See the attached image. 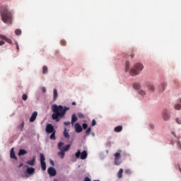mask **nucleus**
<instances>
[{"mask_svg":"<svg viewBox=\"0 0 181 181\" xmlns=\"http://www.w3.org/2000/svg\"><path fill=\"white\" fill-rule=\"evenodd\" d=\"M45 131L47 134H52L56 132V130H54V127L52 124H47L46 125Z\"/></svg>","mask_w":181,"mask_h":181,"instance_id":"1a4fd4ad","label":"nucleus"},{"mask_svg":"<svg viewBox=\"0 0 181 181\" xmlns=\"http://www.w3.org/2000/svg\"><path fill=\"white\" fill-rule=\"evenodd\" d=\"M138 94H139V95H141V97H144V95H145L146 93H145V90H138Z\"/></svg>","mask_w":181,"mask_h":181,"instance_id":"b1692460","label":"nucleus"},{"mask_svg":"<svg viewBox=\"0 0 181 181\" xmlns=\"http://www.w3.org/2000/svg\"><path fill=\"white\" fill-rule=\"evenodd\" d=\"M64 138H66V139H69L70 138V135L69 134V130H67V129H64Z\"/></svg>","mask_w":181,"mask_h":181,"instance_id":"412c9836","label":"nucleus"},{"mask_svg":"<svg viewBox=\"0 0 181 181\" xmlns=\"http://www.w3.org/2000/svg\"><path fill=\"white\" fill-rule=\"evenodd\" d=\"M26 171H25V177H29V175H33L35 173V168L33 167H29V165H25Z\"/></svg>","mask_w":181,"mask_h":181,"instance_id":"0eeeda50","label":"nucleus"},{"mask_svg":"<svg viewBox=\"0 0 181 181\" xmlns=\"http://www.w3.org/2000/svg\"><path fill=\"white\" fill-rule=\"evenodd\" d=\"M47 173L51 177L56 176V173H57L56 169H54V168L53 167H49L47 169Z\"/></svg>","mask_w":181,"mask_h":181,"instance_id":"9b49d317","label":"nucleus"},{"mask_svg":"<svg viewBox=\"0 0 181 181\" xmlns=\"http://www.w3.org/2000/svg\"><path fill=\"white\" fill-rule=\"evenodd\" d=\"M52 134L50 135V139H56V136H55V134H56V132H53L52 133H51Z\"/></svg>","mask_w":181,"mask_h":181,"instance_id":"c756f323","label":"nucleus"},{"mask_svg":"<svg viewBox=\"0 0 181 181\" xmlns=\"http://www.w3.org/2000/svg\"><path fill=\"white\" fill-rule=\"evenodd\" d=\"M0 39L1 40H5L7 43L12 45V40L8 38L6 36L0 34Z\"/></svg>","mask_w":181,"mask_h":181,"instance_id":"ddd939ff","label":"nucleus"},{"mask_svg":"<svg viewBox=\"0 0 181 181\" xmlns=\"http://www.w3.org/2000/svg\"><path fill=\"white\" fill-rule=\"evenodd\" d=\"M82 127L83 129H87V128L88 127V124H87L86 123H83L82 124Z\"/></svg>","mask_w":181,"mask_h":181,"instance_id":"f704fd0d","label":"nucleus"},{"mask_svg":"<svg viewBox=\"0 0 181 181\" xmlns=\"http://www.w3.org/2000/svg\"><path fill=\"white\" fill-rule=\"evenodd\" d=\"M83 181H91V180L88 177H86Z\"/></svg>","mask_w":181,"mask_h":181,"instance_id":"a18cd8bd","label":"nucleus"},{"mask_svg":"<svg viewBox=\"0 0 181 181\" xmlns=\"http://www.w3.org/2000/svg\"><path fill=\"white\" fill-rule=\"evenodd\" d=\"M42 73L43 74H46V73H47V66H43Z\"/></svg>","mask_w":181,"mask_h":181,"instance_id":"473e14b6","label":"nucleus"},{"mask_svg":"<svg viewBox=\"0 0 181 181\" xmlns=\"http://www.w3.org/2000/svg\"><path fill=\"white\" fill-rule=\"evenodd\" d=\"M122 172H124V170H122V168H120L117 174L119 179H121V177H122Z\"/></svg>","mask_w":181,"mask_h":181,"instance_id":"393cba45","label":"nucleus"},{"mask_svg":"<svg viewBox=\"0 0 181 181\" xmlns=\"http://www.w3.org/2000/svg\"><path fill=\"white\" fill-rule=\"evenodd\" d=\"M45 160H46V158H45V155L43 154H40V163H43L45 162Z\"/></svg>","mask_w":181,"mask_h":181,"instance_id":"c85d7f7f","label":"nucleus"},{"mask_svg":"<svg viewBox=\"0 0 181 181\" xmlns=\"http://www.w3.org/2000/svg\"><path fill=\"white\" fill-rule=\"evenodd\" d=\"M62 146H64V143L59 142L58 144V149H59L60 152L58 153V155L61 156L62 159H63V158H64V152H66V151H69V149H70V145H66L65 148H63Z\"/></svg>","mask_w":181,"mask_h":181,"instance_id":"20e7f679","label":"nucleus"},{"mask_svg":"<svg viewBox=\"0 0 181 181\" xmlns=\"http://www.w3.org/2000/svg\"><path fill=\"white\" fill-rule=\"evenodd\" d=\"M72 105H76V102H73Z\"/></svg>","mask_w":181,"mask_h":181,"instance_id":"5fc2aeb1","label":"nucleus"},{"mask_svg":"<svg viewBox=\"0 0 181 181\" xmlns=\"http://www.w3.org/2000/svg\"><path fill=\"white\" fill-rule=\"evenodd\" d=\"M122 131V127L121 126H117L115 128V132H121Z\"/></svg>","mask_w":181,"mask_h":181,"instance_id":"4be33fe9","label":"nucleus"},{"mask_svg":"<svg viewBox=\"0 0 181 181\" xmlns=\"http://www.w3.org/2000/svg\"><path fill=\"white\" fill-rule=\"evenodd\" d=\"M130 57H132V59L134 58V54H132L130 55Z\"/></svg>","mask_w":181,"mask_h":181,"instance_id":"864d4df0","label":"nucleus"},{"mask_svg":"<svg viewBox=\"0 0 181 181\" xmlns=\"http://www.w3.org/2000/svg\"><path fill=\"white\" fill-rule=\"evenodd\" d=\"M162 117L164 121H169L170 119V113L168 109L165 108L163 110Z\"/></svg>","mask_w":181,"mask_h":181,"instance_id":"423d86ee","label":"nucleus"},{"mask_svg":"<svg viewBox=\"0 0 181 181\" xmlns=\"http://www.w3.org/2000/svg\"><path fill=\"white\" fill-rule=\"evenodd\" d=\"M62 148H66V146H62Z\"/></svg>","mask_w":181,"mask_h":181,"instance_id":"6e6d98bb","label":"nucleus"},{"mask_svg":"<svg viewBox=\"0 0 181 181\" xmlns=\"http://www.w3.org/2000/svg\"><path fill=\"white\" fill-rule=\"evenodd\" d=\"M22 166H23V163H20L18 168H22Z\"/></svg>","mask_w":181,"mask_h":181,"instance_id":"3c124183","label":"nucleus"},{"mask_svg":"<svg viewBox=\"0 0 181 181\" xmlns=\"http://www.w3.org/2000/svg\"><path fill=\"white\" fill-rule=\"evenodd\" d=\"M97 124V122H95V119L92 120V127H95V125Z\"/></svg>","mask_w":181,"mask_h":181,"instance_id":"58836bf2","label":"nucleus"},{"mask_svg":"<svg viewBox=\"0 0 181 181\" xmlns=\"http://www.w3.org/2000/svg\"><path fill=\"white\" fill-rule=\"evenodd\" d=\"M52 115V119L55 121V122H59L61 118H63L66 115V112L70 110L69 107H64L63 105H57L54 104L51 106Z\"/></svg>","mask_w":181,"mask_h":181,"instance_id":"f257e3e1","label":"nucleus"},{"mask_svg":"<svg viewBox=\"0 0 181 181\" xmlns=\"http://www.w3.org/2000/svg\"><path fill=\"white\" fill-rule=\"evenodd\" d=\"M74 129L76 134H80V132H83V127H81V125L78 123L74 124Z\"/></svg>","mask_w":181,"mask_h":181,"instance_id":"9d476101","label":"nucleus"},{"mask_svg":"<svg viewBox=\"0 0 181 181\" xmlns=\"http://www.w3.org/2000/svg\"><path fill=\"white\" fill-rule=\"evenodd\" d=\"M64 125H66V126L70 125V122H64Z\"/></svg>","mask_w":181,"mask_h":181,"instance_id":"ea45409f","label":"nucleus"},{"mask_svg":"<svg viewBox=\"0 0 181 181\" xmlns=\"http://www.w3.org/2000/svg\"><path fill=\"white\" fill-rule=\"evenodd\" d=\"M59 97V93H57V89H54L53 90V100L56 101Z\"/></svg>","mask_w":181,"mask_h":181,"instance_id":"dca6fc26","label":"nucleus"},{"mask_svg":"<svg viewBox=\"0 0 181 181\" xmlns=\"http://www.w3.org/2000/svg\"><path fill=\"white\" fill-rule=\"evenodd\" d=\"M26 151L24 149H21L19 151L18 155L19 156H22V155H25Z\"/></svg>","mask_w":181,"mask_h":181,"instance_id":"cd10ccee","label":"nucleus"},{"mask_svg":"<svg viewBox=\"0 0 181 181\" xmlns=\"http://www.w3.org/2000/svg\"><path fill=\"white\" fill-rule=\"evenodd\" d=\"M22 98L24 101H26L28 100V95L23 94Z\"/></svg>","mask_w":181,"mask_h":181,"instance_id":"72a5a7b5","label":"nucleus"},{"mask_svg":"<svg viewBox=\"0 0 181 181\" xmlns=\"http://www.w3.org/2000/svg\"><path fill=\"white\" fill-rule=\"evenodd\" d=\"M149 127L151 128V129H153L155 128V126L152 124H149Z\"/></svg>","mask_w":181,"mask_h":181,"instance_id":"a19ab883","label":"nucleus"},{"mask_svg":"<svg viewBox=\"0 0 181 181\" xmlns=\"http://www.w3.org/2000/svg\"><path fill=\"white\" fill-rule=\"evenodd\" d=\"M42 170H46V162L40 163Z\"/></svg>","mask_w":181,"mask_h":181,"instance_id":"5701e85b","label":"nucleus"},{"mask_svg":"<svg viewBox=\"0 0 181 181\" xmlns=\"http://www.w3.org/2000/svg\"><path fill=\"white\" fill-rule=\"evenodd\" d=\"M36 162V157L33 156L32 160H29L26 162L27 165H30V166H35V163Z\"/></svg>","mask_w":181,"mask_h":181,"instance_id":"2eb2a0df","label":"nucleus"},{"mask_svg":"<svg viewBox=\"0 0 181 181\" xmlns=\"http://www.w3.org/2000/svg\"><path fill=\"white\" fill-rule=\"evenodd\" d=\"M41 90H42V93H46V88L45 87L41 88Z\"/></svg>","mask_w":181,"mask_h":181,"instance_id":"37998d69","label":"nucleus"},{"mask_svg":"<svg viewBox=\"0 0 181 181\" xmlns=\"http://www.w3.org/2000/svg\"><path fill=\"white\" fill-rule=\"evenodd\" d=\"M88 153H87V151H80V150H78L77 152L75 153V156L77 159H81L82 160H84V159H87Z\"/></svg>","mask_w":181,"mask_h":181,"instance_id":"39448f33","label":"nucleus"},{"mask_svg":"<svg viewBox=\"0 0 181 181\" xmlns=\"http://www.w3.org/2000/svg\"><path fill=\"white\" fill-rule=\"evenodd\" d=\"M77 119L78 118L76 114H73L71 116V125H74V122H76Z\"/></svg>","mask_w":181,"mask_h":181,"instance_id":"f3484780","label":"nucleus"},{"mask_svg":"<svg viewBox=\"0 0 181 181\" xmlns=\"http://www.w3.org/2000/svg\"><path fill=\"white\" fill-rule=\"evenodd\" d=\"M23 127H25V123H21V131L23 129Z\"/></svg>","mask_w":181,"mask_h":181,"instance_id":"49530a36","label":"nucleus"},{"mask_svg":"<svg viewBox=\"0 0 181 181\" xmlns=\"http://www.w3.org/2000/svg\"><path fill=\"white\" fill-rule=\"evenodd\" d=\"M124 173H126V175H131V173H132V171H131V170L127 169L124 171Z\"/></svg>","mask_w":181,"mask_h":181,"instance_id":"e433bc0d","label":"nucleus"},{"mask_svg":"<svg viewBox=\"0 0 181 181\" xmlns=\"http://www.w3.org/2000/svg\"><path fill=\"white\" fill-rule=\"evenodd\" d=\"M78 117L79 118H84V115H83V113H81V112H79V113H78Z\"/></svg>","mask_w":181,"mask_h":181,"instance_id":"4c0bfd02","label":"nucleus"},{"mask_svg":"<svg viewBox=\"0 0 181 181\" xmlns=\"http://www.w3.org/2000/svg\"><path fill=\"white\" fill-rule=\"evenodd\" d=\"M61 44L62 45H66V42L64 40H61Z\"/></svg>","mask_w":181,"mask_h":181,"instance_id":"de8ad7c7","label":"nucleus"},{"mask_svg":"<svg viewBox=\"0 0 181 181\" xmlns=\"http://www.w3.org/2000/svg\"><path fill=\"white\" fill-rule=\"evenodd\" d=\"M115 165H120L121 163V151L115 154Z\"/></svg>","mask_w":181,"mask_h":181,"instance_id":"6e6552de","label":"nucleus"},{"mask_svg":"<svg viewBox=\"0 0 181 181\" xmlns=\"http://www.w3.org/2000/svg\"><path fill=\"white\" fill-rule=\"evenodd\" d=\"M177 146L178 149H181V142L180 141H177Z\"/></svg>","mask_w":181,"mask_h":181,"instance_id":"c9c22d12","label":"nucleus"},{"mask_svg":"<svg viewBox=\"0 0 181 181\" xmlns=\"http://www.w3.org/2000/svg\"><path fill=\"white\" fill-rule=\"evenodd\" d=\"M133 88H134V90H139L141 88V84L138 83H134L133 84Z\"/></svg>","mask_w":181,"mask_h":181,"instance_id":"aec40b11","label":"nucleus"},{"mask_svg":"<svg viewBox=\"0 0 181 181\" xmlns=\"http://www.w3.org/2000/svg\"><path fill=\"white\" fill-rule=\"evenodd\" d=\"M15 33L17 36H19V35H22V30H21V29H16L15 30Z\"/></svg>","mask_w":181,"mask_h":181,"instance_id":"a878e982","label":"nucleus"},{"mask_svg":"<svg viewBox=\"0 0 181 181\" xmlns=\"http://www.w3.org/2000/svg\"><path fill=\"white\" fill-rule=\"evenodd\" d=\"M3 45H5V42L0 40V46H3Z\"/></svg>","mask_w":181,"mask_h":181,"instance_id":"c03bdc74","label":"nucleus"},{"mask_svg":"<svg viewBox=\"0 0 181 181\" xmlns=\"http://www.w3.org/2000/svg\"><path fill=\"white\" fill-rule=\"evenodd\" d=\"M144 70V65L141 63L136 64L134 65V68H132L129 69V62H126L125 64V71L128 72L130 74V76H138L139 74L140 71H142Z\"/></svg>","mask_w":181,"mask_h":181,"instance_id":"f03ea898","label":"nucleus"},{"mask_svg":"<svg viewBox=\"0 0 181 181\" xmlns=\"http://www.w3.org/2000/svg\"><path fill=\"white\" fill-rule=\"evenodd\" d=\"M90 132H91V127H88V128L86 129V132H85V134H86V136H88V135H90Z\"/></svg>","mask_w":181,"mask_h":181,"instance_id":"7c9ffc66","label":"nucleus"},{"mask_svg":"<svg viewBox=\"0 0 181 181\" xmlns=\"http://www.w3.org/2000/svg\"><path fill=\"white\" fill-rule=\"evenodd\" d=\"M172 134L174 135L175 138H177V136H176V134L175 133V132H172Z\"/></svg>","mask_w":181,"mask_h":181,"instance_id":"09e8293b","label":"nucleus"},{"mask_svg":"<svg viewBox=\"0 0 181 181\" xmlns=\"http://www.w3.org/2000/svg\"><path fill=\"white\" fill-rule=\"evenodd\" d=\"M175 110H180L181 108V98L178 99L177 104L175 106Z\"/></svg>","mask_w":181,"mask_h":181,"instance_id":"6ab92c4d","label":"nucleus"},{"mask_svg":"<svg viewBox=\"0 0 181 181\" xmlns=\"http://www.w3.org/2000/svg\"><path fill=\"white\" fill-rule=\"evenodd\" d=\"M175 122H177V124H178L179 125H181V117L175 118Z\"/></svg>","mask_w":181,"mask_h":181,"instance_id":"2f4dec72","label":"nucleus"},{"mask_svg":"<svg viewBox=\"0 0 181 181\" xmlns=\"http://www.w3.org/2000/svg\"><path fill=\"white\" fill-rule=\"evenodd\" d=\"M92 136H95V134L91 133Z\"/></svg>","mask_w":181,"mask_h":181,"instance_id":"603ef678","label":"nucleus"},{"mask_svg":"<svg viewBox=\"0 0 181 181\" xmlns=\"http://www.w3.org/2000/svg\"><path fill=\"white\" fill-rule=\"evenodd\" d=\"M1 16L4 23H6L7 25H11V23H12V12L9 11L8 9L1 11Z\"/></svg>","mask_w":181,"mask_h":181,"instance_id":"7ed1b4c3","label":"nucleus"},{"mask_svg":"<svg viewBox=\"0 0 181 181\" xmlns=\"http://www.w3.org/2000/svg\"><path fill=\"white\" fill-rule=\"evenodd\" d=\"M148 89L150 91H155V86L153 85H148Z\"/></svg>","mask_w":181,"mask_h":181,"instance_id":"bb28decb","label":"nucleus"},{"mask_svg":"<svg viewBox=\"0 0 181 181\" xmlns=\"http://www.w3.org/2000/svg\"><path fill=\"white\" fill-rule=\"evenodd\" d=\"M50 164L53 165H54V162H53V160H50Z\"/></svg>","mask_w":181,"mask_h":181,"instance_id":"8fccbe9b","label":"nucleus"},{"mask_svg":"<svg viewBox=\"0 0 181 181\" xmlns=\"http://www.w3.org/2000/svg\"><path fill=\"white\" fill-rule=\"evenodd\" d=\"M10 158H11V159H16V156L15 155V150L13 148L11 149Z\"/></svg>","mask_w":181,"mask_h":181,"instance_id":"a211bd4d","label":"nucleus"},{"mask_svg":"<svg viewBox=\"0 0 181 181\" xmlns=\"http://www.w3.org/2000/svg\"><path fill=\"white\" fill-rule=\"evenodd\" d=\"M15 45H16L17 50H19V45H18L17 41L15 42Z\"/></svg>","mask_w":181,"mask_h":181,"instance_id":"79ce46f5","label":"nucleus"},{"mask_svg":"<svg viewBox=\"0 0 181 181\" xmlns=\"http://www.w3.org/2000/svg\"><path fill=\"white\" fill-rule=\"evenodd\" d=\"M167 84L165 82H162L161 84L158 86V91L160 93L165 91Z\"/></svg>","mask_w":181,"mask_h":181,"instance_id":"f8f14e48","label":"nucleus"},{"mask_svg":"<svg viewBox=\"0 0 181 181\" xmlns=\"http://www.w3.org/2000/svg\"><path fill=\"white\" fill-rule=\"evenodd\" d=\"M37 117V112H34L31 115V117H30V122H35Z\"/></svg>","mask_w":181,"mask_h":181,"instance_id":"4468645a","label":"nucleus"}]
</instances>
